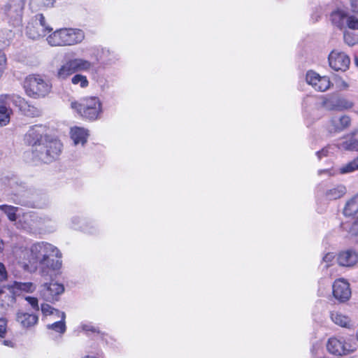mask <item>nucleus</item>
<instances>
[{"label":"nucleus","instance_id":"obj_1","mask_svg":"<svg viewBox=\"0 0 358 358\" xmlns=\"http://www.w3.org/2000/svg\"><path fill=\"white\" fill-rule=\"evenodd\" d=\"M62 257L61 251L52 244L47 242L36 243L24 253V269L29 272L38 270L42 277H51L52 272L61 269Z\"/></svg>","mask_w":358,"mask_h":358},{"label":"nucleus","instance_id":"obj_2","mask_svg":"<svg viewBox=\"0 0 358 358\" xmlns=\"http://www.w3.org/2000/svg\"><path fill=\"white\" fill-rule=\"evenodd\" d=\"M45 131V127L35 125L27 131L25 140L31 145L34 158L43 163H50L59 156L62 144L57 139L47 140L46 138L44 143L43 136Z\"/></svg>","mask_w":358,"mask_h":358},{"label":"nucleus","instance_id":"obj_3","mask_svg":"<svg viewBox=\"0 0 358 358\" xmlns=\"http://www.w3.org/2000/svg\"><path fill=\"white\" fill-rule=\"evenodd\" d=\"M84 32L78 29H59L50 34L46 38L51 46L73 45L83 41Z\"/></svg>","mask_w":358,"mask_h":358},{"label":"nucleus","instance_id":"obj_4","mask_svg":"<svg viewBox=\"0 0 358 358\" xmlns=\"http://www.w3.org/2000/svg\"><path fill=\"white\" fill-rule=\"evenodd\" d=\"M71 106L78 114L90 120H96L102 113L101 102L96 96L83 98L80 103L74 101Z\"/></svg>","mask_w":358,"mask_h":358},{"label":"nucleus","instance_id":"obj_5","mask_svg":"<svg viewBox=\"0 0 358 358\" xmlns=\"http://www.w3.org/2000/svg\"><path fill=\"white\" fill-rule=\"evenodd\" d=\"M26 94L33 98L45 97L52 90V84L40 75H29L24 82Z\"/></svg>","mask_w":358,"mask_h":358},{"label":"nucleus","instance_id":"obj_6","mask_svg":"<svg viewBox=\"0 0 358 358\" xmlns=\"http://www.w3.org/2000/svg\"><path fill=\"white\" fill-rule=\"evenodd\" d=\"M330 20L332 24L340 29L345 28L358 29V18L350 15L346 9H336L331 13Z\"/></svg>","mask_w":358,"mask_h":358},{"label":"nucleus","instance_id":"obj_7","mask_svg":"<svg viewBox=\"0 0 358 358\" xmlns=\"http://www.w3.org/2000/svg\"><path fill=\"white\" fill-rule=\"evenodd\" d=\"M64 292V286L62 283L51 281L41 285L38 294L40 297L48 302L54 303L59 300Z\"/></svg>","mask_w":358,"mask_h":358},{"label":"nucleus","instance_id":"obj_8","mask_svg":"<svg viewBox=\"0 0 358 358\" xmlns=\"http://www.w3.org/2000/svg\"><path fill=\"white\" fill-rule=\"evenodd\" d=\"M52 29L48 26L42 14L35 16L34 20L27 26V35L29 38L36 40L50 32Z\"/></svg>","mask_w":358,"mask_h":358},{"label":"nucleus","instance_id":"obj_9","mask_svg":"<svg viewBox=\"0 0 358 358\" xmlns=\"http://www.w3.org/2000/svg\"><path fill=\"white\" fill-rule=\"evenodd\" d=\"M306 81L315 91L321 92L327 91L332 86V83L328 76H321L312 70L307 71Z\"/></svg>","mask_w":358,"mask_h":358},{"label":"nucleus","instance_id":"obj_10","mask_svg":"<svg viewBox=\"0 0 358 358\" xmlns=\"http://www.w3.org/2000/svg\"><path fill=\"white\" fill-rule=\"evenodd\" d=\"M329 64L334 71H345L349 69L350 59L345 52L333 50L329 55Z\"/></svg>","mask_w":358,"mask_h":358},{"label":"nucleus","instance_id":"obj_11","mask_svg":"<svg viewBox=\"0 0 358 358\" xmlns=\"http://www.w3.org/2000/svg\"><path fill=\"white\" fill-rule=\"evenodd\" d=\"M327 350L336 355H344L355 350V348L342 338H330L327 345Z\"/></svg>","mask_w":358,"mask_h":358},{"label":"nucleus","instance_id":"obj_12","mask_svg":"<svg viewBox=\"0 0 358 358\" xmlns=\"http://www.w3.org/2000/svg\"><path fill=\"white\" fill-rule=\"evenodd\" d=\"M322 104L327 110L338 111L349 110L354 106V103L345 97L327 99Z\"/></svg>","mask_w":358,"mask_h":358},{"label":"nucleus","instance_id":"obj_13","mask_svg":"<svg viewBox=\"0 0 358 358\" xmlns=\"http://www.w3.org/2000/svg\"><path fill=\"white\" fill-rule=\"evenodd\" d=\"M333 294L336 299L341 301H345L351 296L350 285L343 279L336 280L333 285Z\"/></svg>","mask_w":358,"mask_h":358},{"label":"nucleus","instance_id":"obj_14","mask_svg":"<svg viewBox=\"0 0 358 358\" xmlns=\"http://www.w3.org/2000/svg\"><path fill=\"white\" fill-rule=\"evenodd\" d=\"M8 13L14 26H20L22 22V0H8Z\"/></svg>","mask_w":358,"mask_h":358},{"label":"nucleus","instance_id":"obj_15","mask_svg":"<svg viewBox=\"0 0 358 358\" xmlns=\"http://www.w3.org/2000/svg\"><path fill=\"white\" fill-rule=\"evenodd\" d=\"M350 123V117L348 115L334 117L329 123L328 129L331 133H338L348 128Z\"/></svg>","mask_w":358,"mask_h":358},{"label":"nucleus","instance_id":"obj_16","mask_svg":"<svg viewBox=\"0 0 358 358\" xmlns=\"http://www.w3.org/2000/svg\"><path fill=\"white\" fill-rule=\"evenodd\" d=\"M337 262L342 266H352L358 262V253L352 250L342 251L338 255Z\"/></svg>","mask_w":358,"mask_h":358},{"label":"nucleus","instance_id":"obj_17","mask_svg":"<svg viewBox=\"0 0 358 358\" xmlns=\"http://www.w3.org/2000/svg\"><path fill=\"white\" fill-rule=\"evenodd\" d=\"M76 73L71 59L66 60L57 69L56 77L60 80H66Z\"/></svg>","mask_w":358,"mask_h":358},{"label":"nucleus","instance_id":"obj_18","mask_svg":"<svg viewBox=\"0 0 358 358\" xmlns=\"http://www.w3.org/2000/svg\"><path fill=\"white\" fill-rule=\"evenodd\" d=\"M70 134L75 145H84L87 141L89 132L83 127H73L71 129Z\"/></svg>","mask_w":358,"mask_h":358},{"label":"nucleus","instance_id":"obj_19","mask_svg":"<svg viewBox=\"0 0 358 358\" xmlns=\"http://www.w3.org/2000/svg\"><path fill=\"white\" fill-rule=\"evenodd\" d=\"M76 73L89 72L93 69L94 64L90 60L81 57L71 59Z\"/></svg>","mask_w":358,"mask_h":358},{"label":"nucleus","instance_id":"obj_20","mask_svg":"<svg viewBox=\"0 0 358 358\" xmlns=\"http://www.w3.org/2000/svg\"><path fill=\"white\" fill-rule=\"evenodd\" d=\"M346 193V188L343 185H336L329 188L325 194L327 200H336L343 197Z\"/></svg>","mask_w":358,"mask_h":358},{"label":"nucleus","instance_id":"obj_21","mask_svg":"<svg viewBox=\"0 0 358 358\" xmlns=\"http://www.w3.org/2000/svg\"><path fill=\"white\" fill-rule=\"evenodd\" d=\"M12 110L0 98V127L6 126L10 120Z\"/></svg>","mask_w":358,"mask_h":358},{"label":"nucleus","instance_id":"obj_22","mask_svg":"<svg viewBox=\"0 0 358 358\" xmlns=\"http://www.w3.org/2000/svg\"><path fill=\"white\" fill-rule=\"evenodd\" d=\"M338 148L345 150L358 151V131L354 132L351 136L339 144Z\"/></svg>","mask_w":358,"mask_h":358},{"label":"nucleus","instance_id":"obj_23","mask_svg":"<svg viewBox=\"0 0 358 358\" xmlns=\"http://www.w3.org/2000/svg\"><path fill=\"white\" fill-rule=\"evenodd\" d=\"M331 319L336 324L342 327L350 328L352 327L350 319L341 313L332 312L331 313Z\"/></svg>","mask_w":358,"mask_h":358},{"label":"nucleus","instance_id":"obj_24","mask_svg":"<svg viewBox=\"0 0 358 358\" xmlns=\"http://www.w3.org/2000/svg\"><path fill=\"white\" fill-rule=\"evenodd\" d=\"M41 312L44 316H53L55 319L64 320L65 313L54 308L48 303L41 304Z\"/></svg>","mask_w":358,"mask_h":358},{"label":"nucleus","instance_id":"obj_25","mask_svg":"<svg viewBox=\"0 0 358 358\" xmlns=\"http://www.w3.org/2000/svg\"><path fill=\"white\" fill-rule=\"evenodd\" d=\"M343 213L347 217L353 216L358 213V195L355 196L347 201Z\"/></svg>","mask_w":358,"mask_h":358},{"label":"nucleus","instance_id":"obj_26","mask_svg":"<svg viewBox=\"0 0 358 358\" xmlns=\"http://www.w3.org/2000/svg\"><path fill=\"white\" fill-rule=\"evenodd\" d=\"M343 230L352 236L358 235V217H352L341 224Z\"/></svg>","mask_w":358,"mask_h":358},{"label":"nucleus","instance_id":"obj_27","mask_svg":"<svg viewBox=\"0 0 358 358\" xmlns=\"http://www.w3.org/2000/svg\"><path fill=\"white\" fill-rule=\"evenodd\" d=\"M71 83L74 86H78L82 89H85L89 86V80L86 76L76 73L71 78Z\"/></svg>","mask_w":358,"mask_h":358},{"label":"nucleus","instance_id":"obj_28","mask_svg":"<svg viewBox=\"0 0 358 358\" xmlns=\"http://www.w3.org/2000/svg\"><path fill=\"white\" fill-rule=\"evenodd\" d=\"M14 34L10 30H0V50L8 46L13 38Z\"/></svg>","mask_w":358,"mask_h":358},{"label":"nucleus","instance_id":"obj_29","mask_svg":"<svg viewBox=\"0 0 358 358\" xmlns=\"http://www.w3.org/2000/svg\"><path fill=\"white\" fill-rule=\"evenodd\" d=\"M0 210L7 215L10 221H16L17 218V212L19 210L17 207L9 205H0Z\"/></svg>","mask_w":358,"mask_h":358},{"label":"nucleus","instance_id":"obj_30","mask_svg":"<svg viewBox=\"0 0 358 358\" xmlns=\"http://www.w3.org/2000/svg\"><path fill=\"white\" fill-rule=\"evenodd\" d=\"M47 328L60 334H62L66 331L65 319H60L59 321H55L52 324H48Z\"/></svg>","mask_w":358,"mask_h":358},{"label":"nucleus","instance_id":"obj_31","mask_svg":"<svg viewBox=\"0 0 358 358\" xmlns=\"http://www.w3.org/2000/svg\"><path fill=\"white\" fill-rule=\"evenodd\" d=\"M358 170V157L340 168L342 174L349 173Z\"/></svg>","mask_w":358,"mask_h":358},{"label":"nucleus","instance_id":"obj_32","mask_svg":"<svg viewBox=\"0 0 358 358\" xmlns=\"http://www.w3.org/2000/svg\"><path fill=\"white\" fill-rule=\"evenodd\" d=\"M41 115V110L35 106L24 103V115L34 117Z\"/></svg>","mask_w":358,"mask_h":358},{"label":"nucleus","instance_id":"obj_33","mask_svg":"<svg viewBox=\"0 0 358 358\" xmlns=\"http://www.w3.org/2000/svg\"><path fill=\"white\" fill-rule=\"evenodd\" d=\"M38 317L35 313L31 314L24 313V327H31L38 322Z\"/></svg>","mask_w":358,"mask_h":358},{"label":"nucleus","instance_id":"obj_34","mask_svg":"<svg viewBox=\"0 0 358 358\" xmlns=\"http://www.w3.org/2000/svg\"><path fill=\"white\" fill-rule=\"evenodd\" d=\"M39 222L40 220H38L35 215L30 213H24V222L27 225L29 226L30 229H32L31 227H36Z\"/></svg>","mask_w":358,"mask_h":358},{"label":"nucleus","instance_id":"obj_35","mask_svg":"<svg viewBox=\"0 0 358 358\" xmlns=\"http://www.w3.org/2000/svg\"><path fill=\"white\" fill-rule=\"evenodd\" d=\"M22 283L14 282L13 284L7 285L6 289L13 294V298L15 296L20 294L22 289Z\"/></svg>","mask_w":358,"mask_h":358},{"label":"nucleus","instance_id":"obj_36","mask_svg":"<svg viewBox=\"0 0 358 358\" xmlns=\"http://www.w3.org/2000/svg\"><path fill=\"white\" fill-rule=\"evenodd\" d=\"M344 41L350 46L358 43V35L348 31L344 33Z\"/></svg>","mask_w":358,"mask_h":358},{"label":"nucleus","instance_id":"obj_37","mask_svg":"<svg viewBox=\"0 0 358 358\" xmlns=\"http://www.w3.org/2000/svg\"><path fill=\"white\" fill-rule=\"evenodd\" d=\"M24 299L31 306L34 313H37L39 311L38 300L36 297L29 296H24Z\"/></svg>","mask_w":358,"mask_h":358},{"label":"nucleus","instance_id":"obj_38","mask_svg":"<svg viewBox=\"0 0 358 358\" xmlns=\"http://www.w3.org/2000/svg\"><path fill=\"white\" fill-rule=\"evenodd\" d=\"M6 68V57L3 52L0 50V78Z\"/></svg>","mask_w":358,"mask_h":358},{"label":"nucleus","instance_id":"obj_39","mask_svg":"<svg viewBox=\"0 0 358 358\" xmlns=\"http://www.w3.org/2000/svg\"><path fill=\"white\" fill-rule=\"evenodd\" d=\"M7 331V321L5 318H0V337L4 338Z\"/></svg>","mask_w":358,"mask_h":358},{"label":"nucleus","instance_id":"obj_40","mask_svg":"<svg viewBox=\"0 0 358 358\" xmlns=\"http://www.w3.org/2000/svg\"><path fill=\"white\" fill-rule=\"evenodd\" d=\"M36 289V285L32 282H24V292L32 293Z\"/></svg>","mask_w":358,"mask_h":358},{"label":"nucleus","instance_id":"obj_41","mask_svg":"<svg viewBox=\"0 0 358 358\" xmlns=\"http://www.w3.org/2000/svg\"><path fill=\"white\" fill-rule=\"evenodd\" d=\"M7 278V272L4 265L0 262V282L6 280Z\"/></svg>","mask_w":358,"mask_h":358},{"label":"nucleus","instance_id":"obj_42","mask_svg":"<svg viewBox=\"0 0 358 358\" xmlns=\"http://www.w3.org/2000/svg\"><path fill=\"white\" fill-rule=\"evenodd\" d=\"M337 85L339 88L342 90H345L349 87L348 83L342 79L338 80Z\"/></svg>","mask_w":358,"mask_h":358},{"label":"nucleus","instance_id":"obj_43","mask_svg":"<svg viewBox=\"0 0 358 358\" xmlns=\"http://www.w3.org/2000/svg\"><path fill=\"white\" fill-rule=\"evenodd\" d=\"M329 148V147H327L323 148L321 151L317 152V155L318 156V158L320 159L322 156H327Z\"/></svg>","mask_w":358,"mask_h":358},{"label":"nucleus","instance_id":"obj_44","mask_svg":"<svg viewBox=\"0 0 358 358\" xmlns=\"http://www.w3.org/2000/svg\"><path fill=\"white\" fill-rule=\"evenodd\" d=\"M82 329L86 331H92V332L96 331V328L92 326L91 324H83Z\"/></svg>","mask_w":358,"mask_h":358},{"label":"nucleus","instance_id":"obj_45","mask_svg":"<svg viewBox=\"0 0 358 358\" xmlns=\"http://www.w3.org/2000/svg\"><path fill=\"white\" fill-rule=\"evenodd\" d=\"M351 7L352 11L358 15V0H352Z\"/></svg>","mask_w":358,"mask_h":358},{"label":"nucleus","instance_id":"obj_46","mask_svg":"<svg viewBox=\"0 0 358 358\" xmlns=\"http://www.w3.org/2000/svg\"><path fill=\"white\" fill-rule=\"evenodd\" d=\"M334 258L333 253H327L324 257L323 261L329 263L331 262Z\"/></svg>","mask_w":358,"mask_h":358},{"label":"nucleus","instance_id":"obj_47","mask_svg":"<svg viewBox=\"0 0 358 358\" xmlns=\"http://www.w3.org/2000/svg\"><path fill=\"white\" fill-rule=\"evenodd\" d=\"M322 173H327V174H328V175H331V171H330V170H329V169L320 170V171H318V174H319V175H321Z\"/></svg>","mask_w":358,"mask_h":358},{"label":"nucleus","instance_id":"obj_48","mask_svg":"<svg viewBox=\"0 0 358 358\" xmlns=\"http://www.w3.org/2000/svg\"><path fill=\"white\" fill-rule=\"evenodd\" d=\"M3 344L6 346L13 347V343L10 341H3Z\"/></svg>","mask_w":358,"mask_h":358},{"label":"nucleus","instance_id":"obj_49","mask_svg":"<svg viewBox=\"0 0 358 358\" xmlns=\"http://www.w3.org/2000/svg\"><path fill=\"white\" fill-rule=\"evenodd\" d=\"M3 250V241L0 238V252H1Z\"/></svg>","mask_w":358,"mask_h":358},{"label":"nucleus","instance_id":"obj_50","mask_svg":"<svg viewBox=\"0 0 358 358\" xmlns=\"http://www.w3.org/2000/svg\"><path fill=\"white\" fill-rule=\"evenodd\" d=\"M355 62L356 66L358 67V57L355 58Z\"/></svg>","mask_w":358,"mask_h":358}]
</instances>
